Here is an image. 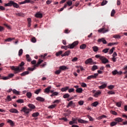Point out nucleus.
I'll list each match as a JSON object with an SVG mask.
<instances>
[{
  "label": "nucleus",
  "mask_w": 127,
  "mask_h": 127,
  "mask_svg": "<svg viewBox=\"0 0 127 127\" xmlns=\"http://www.w3.org/2000/svg\"><path fill=\"white\" fill-rule=\"evenodd\" d=\"M67 4L69 6L72 5V1H68L67 2Z\"/></svg>",
  "instance_id": "obj_64"
},
{
  "label": "nucleus",
  "mask_w": 127,
  "mask_h": 127,
  "mask_svg": "<svg viewBox=\"0 0 127 127\" xmlns=\"http://www.w3.org/2000/svg\"><path fill=\"white\" fill-rule=\"evenodd\" d=\"M7 123H8V124H9L11 127H13V126H14V123L11 120L8 119L7 121Z\"/></svg>",
  "instance_id": "obj_17"
},
{
  "label": "nucleus",
  "mask_w": 127,
  "mask_h": 127,
  "mask_svg": "<svg viewBox=\"0 0 127 127\" xmlns=\"http://www.w3.org/2000/svg\"><path fill=\"white\" fill-rule=\"evenodd\" d=\"M106 118H107V116H106V115H103L98 117L97 120H98V121H100V120H102V119H104Z\"/></svg>",
  "instance_id": "obj_28"
},
{
  "label": "nucleus",
  "mask_w": 127,
  "mask_h": 127,
  "mask_svg": "<svg viewBox=\"0 0 127 127\" xmlns=\"http://www.w3.org/2000/svg\"><path fill=\"white\" fill-rule=\"evenodd\" d=\"M26 60L28 62H30L31 61V58H30L29 55H26Z\"/></svg>",
  "instance_id": "obj_33"
},
{
  "label": "nucleus",
  "mask_w": 127,
  "mask_h": 127,
  "mask_svg": "<svg viewBox=\"0 0 127 127\" xmlns=\"http://www.w3.org/2000/svg\"><path fill=\"white\" fill-rule=\"evenodd\" d=\"M93 64V59L92 58H89L85 62V64Z\"/></svg>",
  "instance_id": "obj_10"
},
{
  "label": "nucleus",
  "mask_w": 127,
  "mask_h": 127,
  "mask_svg": "<svg viewBox=\"0 0 127 127\" xmlns=\"http://www.w3.org/2000/svg\"><path fill=\"white\" fill-rule=\"evenodd\" d=\"M27 21H28V27H30V26H31V18H28Z\"/></svg>",
  "instance_id": "obj_21"
},
{
  "label": "nucleus",
  "mask_w": 127,
  "mask_h": 127,
  "mask_svg": "<svg viewBox=\"0 0 127 127\" xmlns=\"http://www.w3.org/2000/svg\"><path fill=\"white\" fill-rule=\"evenodd\" d=\"M112 74L113 75H117V74H119V72L117 70H115L112 71Z\"/></svg>",
  "instance_id": "obj_49"
},
{
  "label": "nucleus",
  "mask_w": 127,
  "mask_h": 127,
  "mask_svg": "<svg viewBox=\"0 0 127 127\" xmlns=\"http://www.w3.org/2000/svg\"><path fill=\"white\" fill-rule=\"evenodd\" d=\"M41 92V89H39L35 91V94H36V95H38L39 93Z\"/></svg>",
  "instance_id": "obj_48"
},
{
  "label": "nucleus",
  "mask_w": 127,
  "mask_h": 127,
  "mask_svg": "<svg viewBox=\"0 0 127 127\" xmlns=\"http://www.w3.org/2000/svg\"><path fill=\"white\" fill-rule=\"evenodd\" d=\"M69 90V87L66 86L65 87L62 88L61 89V91L62 92H67Z\"/></svg>",
  "instance_id": "obj_20"
},
{
  "label": "nucleus",
  "mask_w": 127,
  "mask_h": 127,
  "mask_svg": "<svg viewBox=\"0 0 127 127\" xmlns=\"http://www.w3.org/2000/svg\"><path fill=\"white\" fill-rule=\"evenodd\" d=\"M5 6H11V1H9L8 3L5 4Z\"/></svg>",
  "instance_id": "obj_51"
},
{
  "label": "nucleus",
  "mask_w": 127,
  "mask_h": 127,
  "mask_svg": "<svg viewBox=\"0 0 127 127\" xmlns=\"http://www.w3.org/2000/svg\"><path fill=\"white\" fill-rule=\"evenodd\" d=\"M63 53V51H60L57 53H56V56H60V55H62V54Z\"/></svg>",
  "instance_id": "obj_36"
},
{
  "label": "nucleus",
  "mask_w": 127,
  "mask_h": 127,
  "mask_svg": "<svg viewBox=\"0 0 127 127\" xmlns=\"http://www.w3.org/2000/svg\"><path fill=\"white\" fill-rule=\"evenodd\" d=\"M13 6V7H15L16 8H18L19 7V5L16 2H14L13 1H11V6Z\"/></svg>",
  "instance_id": "obj_8"
},
{
  "label": "nucleus",
  "mask_w": 127,
  "mask_h": 127,
  "mask_svg": "<svg viewBox=\"0 0 127 127\" xmlns=\"http://www.w3.org/2000/svg\"><path fill=\"white\" fill-rule=\"evenodd\" d=\"M58 95H59V93L57 92H54L51 95V96L54 97V96H58Z\"/></svg>",
  "instance_id": "obj_41"
},
{
  "label": "nucleus",
  "mask_w": 127,
  "mask_h": 127,
  "mask_svg": "<svg viewBox=\"0 0 127 127\" xmlns=\"http://www.w3.org/2000/svg\"><path fill=\"white\" fill-rule=\"evenodd\" d=\"M17 103H18L19 104H22L23 103H24V101L23 99H19L17 100Z\"/></svg>",
  "instance_id": "obj_45"
},
{
  "label": "nucleus",
  "mask_w": 127,
  "mask_h": 127,
  "mask_svg": "<svg viewBox=\"0 0 127 127\" xmlns=\"http://www.w3.org/2000/svg\"><path fill=\"white\" fill-rule=\"evenodd\" d=\"M111 114L114 116H117V115H118V113L115 111H111Z\"/></svg>",
  "instance_id": "obj_62"
},
{
  "label": "nucleus",
  "mask_w": 127,
  "mask_h": 127,
  "mask_svg": "<svg viewBox=\"0 0 127 127\" xmlns=\"http://www.w3.org/2000/svg\"><path fill=\"white\" fill-rule=\"evenodd\" d=\"M78 44H79V42L78 41H75L71 44H69L67 46V48H70V49H73V48H74L75 46H76V45H78Z\"/></svg>",
  "instance_id": "obj_3"
},
{
  "label": "nucleus",
  "mask_w": 127,
  "mask_h": 127,
  "mask_svg": "<svg viewBox=\"0 0 127 127\" xmlns=\"http://www.w3.org/2000/svg\"><path fill=\"white\" fill-rule=\"evenodd\" d=\"M35 17L37 18H42L43 15L40 12H38L36 13Z\"/></svg>",
  "instance_id": "obj_9"
},
{
  "label": "nucleus",
  "mask_w": 127,
  "mask_h": 127,
  "mask_svg": "<svg viewBox=\"0 0 127 127\" xmlns=\"http://www.w3.org/2000/svg\"><path fill=\"white\" fill-rule=\"evenodd\" d=\"M23 53V50H22V49H20L18 52V56L19 57L21 56Z\"/></svg>",
  "instance_id": "obj_37"
},
{
  "label": "nucleus",
  "mask_w": 127,
  "mask_h": 127,
  "mask_svg": "<svg viewBox=\"0 0 127 127\" xmlns=\"http://www.w3.org/2000/svg\"><path fill=\"white\" fill-rule=\"evenodd\" d=\"M25 64L24 62H22L19 65L16 67L14 66H11V70H14L15 74H17V73H19V72H21V71H24V66Z\"/></svg>",
  "instance_id": "obj_1"
},
{
  "label": "nucleus",
  "mask_w": 127,
  "mask_h": 127,
  "mask_svg": "<svg viewBox=\"0 0 127 127\" xmlns=\"http://www.w3.org/2000/svg\"><path fill=\"white\" fill-rule=\"evenodd\" d=\"M9 79V77L8 76H2L0 79L2 80H8Z\"/></svg>",
  "instance_id": "obj_46"
},
{
  "label": "nucleus",
  "mask_w": 127,
  "mask_h": 127,
  "mask_svg": "<svg viewBox=\"0 0 127 127\" xmlns=\"http://www.w3.org/2000/svg\"><path fill=\"white\" fill-rule=\"evenodd\" d=\"M81 87H83V88H86V87H87V84H86L84 82H82L81 84Z\"/></svg>",
  "instance_id": "obj_54"
},
{
  "label": "nucleus",
  "mask_w": 127,
  "mask_h": 127,
  "mask_svg": "<svg viewBox=\"0 0 127 127\" xmlns=\"http://www.w3.org/2000/svg\"><path fill=\"white\" fill-rule=\"evenodd\" d=\"M98 69V66L94 65L92 66L91 70L92 71H95V70H97Z\"/></svg>",
  "instance_id": "obj_42"
},
{
  "label": "nucleus",
  "mask_w": 127,
  "mask_h": 127,
  "mask_svg": "<svg viewBox=\"0 0 127 127\" xmlns=\"http://www.w3.org/2000/svg\"><path fill=\"white\" fill-rule=\"evenodd\" d=\"M12 40H14V38H8L5 40L6 42H10Z\"/></svg>",
  "instance_id": "obj_30"
},
{
  "label": "nucleus",
  "mask_w": 127,
  "mask_h": 127,
  "mask_svg": "<svg viewBox=\"0 0 127 127\" xmlns=\"http://www.w3.org/2000/svg\"><path fill=\"white\" fill-rule=\"evenodd\" d=\"M93 50L94 52H97L99 51V48L97 46H93L92 47Z\"/></svg>",
  "instance_id": "obj_26"
},
{
  "label": "nucleus",
  "mask_w": 127,
  "mask_h": 127,
  "mask_svg": "<svg viewBox=\"0 0 127 127\" xmlns=\"http://www.w3.org/2000/svg\"><path fill=\"white\" fill-rule=\"evenodd\" d=\"M115 13H116V11L115 10V9H113L111 13V16H114V15H115Z\"/></svg>",
  "instance_id": "obj_55"
},
{
  "label": "nucleus",
  "mask_w": 127,
  "mask_h": 127,
  "mask_svg": "<svg viewBox=\"0 0 127 127\" xmlns=\"http://www.w3.org/2000/svg\"><path fill=\"white\" fill-rule=\"evenodd\" d=\"M12 92H13V94H15V95H20L19 91H18L15 89H13L12 90Z\"/></svg>",
  "instance_id": "obj_39"
},
{
  "label": "nucleus",
  "mask_w": 127,
  "mask_h": 127,
  "mask_svg": "<svg viewBox=\"0 0 127 127\" xmlns=\"http://www.w3.org/2000/svg\"><path fill=\"white\" fill-rule=\"evenodd\" d=\"M9 111L10 113H12L13 114H18V110L14 108L10 109Z\"/></svg>",
  "instance_id": "obj_11"
},
{
  "label": "nucleus",
  "mask_w": 127,
  "mask_h": 127,
  "mask_svg": "<svg viewBox=\"0 0 127 127\" xmlns=\"http://www.w3.org/2000/svg\"><path fill=\"white\" fill-rule=\"evenodd\" d=\"M106 87H107V84H102L101 86H99V88L100 89H105V88H106Z\"/></svg>",
  "instance_id": "obj_34"
},
{
  "label": "nucleus",
  "mask_w": 127,
  "mask_h": 127,
  "mask_svg": "<svg viewBox=\"0 0 127 127\" xmlns=\"http://www.w3.org/2000/svg\"><path fill=\"white\" fill-rule=\"evenodd\" d=\"M75 91H76V93H79L80 94H81V93H82L83 92V89H82L81 88H78L76 89Z\"/></svg>",
  "instance_id": "obj_25"
},
{
  "label": "nucleus",
  "mask_w": 127,
  "mask_h": 127,
  "mask_svg": "<svg viewBox=\"0 0 127 127\" xmlns=\"http://www.w3.org/2000/svg\"><path fill=\"white\" fill-rule=\"evenodd\" d=\"M118 125V122H112L110 123L111 127H115V126H117Z\"/></svg>",
  "instance_id": "obj_31"
},
{
  "label": "nucleus",
  "mask_w": 127,
  "mask_h": 127,
  "mask_svg": "<svg viewBox=\"0 0 127 127\" xmlns=\"http://www.w3.org/2000/svg\"><path fill=\"white\" fill-rule=\"evenodd\" d=\"M100 60L102 61L103 64L109 63V60L104 56L100 57Z\"/></svg>",
  "instance_id": "obj_5"
},
{
  "label": "nucleus",
  "mask_w": 127,
  "mask_h": 127,
  "mask_svg": "<svg viewBox=\"0 0 127 127\" xmlns=\"http://www.w3.org/2000/svg\"><path fill=\"white\" fill-rule=\"evenodd\" d=\"M70 53H71V51H67L64 54L62 55V57H64V56H68Z\"/></svg>",
  "instance_id": "obj_16"
},
{
  "label": "nucleus",
  "mask_w": 127,
  "mask_h": 127,
  "mask_svg": "<svg viewBox=\"0 0 127 127\" xmlns=\"http://www.w3.org/2000/svg\"><path fill=\"white\" fill-rule=\"evenodd\" d=\"M86 47H87V45L86 44H83L80 46L79 48L80 49H86Z\"/></svg>",
  "instance_id": "obj_23"
},
{
  "label": "nucleus",
  "mask_w": 127,
  "mask_h": 127,
  "mask_svg": "<svg viewBox=\"0 0 127 127\" xmlns=\"http://www.w3.org/2000/svg\"><path fill=\"white\" fill-rule=\"evenodd\" d=\"M16 15H17L18 16H22V17H23V16H24L25 15L24 13L20 12L16 13Z\"/></svg>",
  "instance_id": "obj_40"
},
{
  "label": "nucleus",
  "mask_w": 127,
  "mask_h": 127,
  "mask_svg": "<svg viewBox=\"0 0 127 127\" xmlns=\"http://www.w3.org/2000/svg\"><path fill=\"white\" fill-rule=\"evenodd\" d=\"M78 105H79V106H83V105H84V101H79Z\"/></svg>",
  "instance_id": "obj_61"
},
{
  "label": "nucleus",
  "mask_w": 127,
  "mask_h": 127,
  "mask_svg": "<svg viewBox=\"0 0 127 127\" xmlns=\"http://www.w3.org/2000/svg\"><path fill=\"white\" fill-rule=\"evenodd\" d=\"M67 7V4H64V6L63 7H62L60 9V11H63L64 10V8H66Z\"/></svg>",
  "instance_id": "obj_60"
},
{
  "label": "nucleus",
  "mask_w": 127,
  "mask_h": 127,
  "mask_svg": "<svg viewBox=\"0 0 127 127\" xmlns=\"http://www.w3.org/2000/svg\"><path fill=\"white\" fill-rule=\"evenodd\" d=\"M101 94V91H97L94 94V96L95 97H98L99 95H100Z\"/></svg>",
  "instance_id": "obj_50"
},
{
  "label": "nucleus",
  "mask_w": 127,
  "mask_h": 127,
  "mask_svg": "<svg viewBox=\"0 0 127 127\" xmlns=\"http://www.w3.org/2000/svg\"><path fill=\"white\" fill-rule=\"evenodd\" d=\"M56 106H57V105L56 104H53V105H50L48 107V109H54V108H55Z\"/></svg>",
  "instance_id": "obj_44"
},
{
  "label": "nucleus",
  "mask_w": 127,
  "mask_h": 127,
  "mask_svg": "<svg viewBox=\"0 0 127 127\" xmlns=\"http://www.w3.org/2000/svg\"><path fill=\"white\" fill-rule=\"evenodd\" d=\"M72 121H73V122L74 123V124H77V121H78V123H80V124H87L88 123V121H84L83 120H78V118H72Z\"/></svg>",
  "instance_id": "obj_2"
},
{
  "label": "nucleus",
  "mask_w": 127,
  "mask_h": 127,
  "mask_svg": "<svg viewBox=\"0 0 127 127\" xmlns=\"http://www.w3.org/2000/svg\"><path fill=\"white\" fill-rule=\"evenodd\" d=\"M99 73H94V75H91L90 76H88L87 77V80H91V79H95L98 77Z\"/></svg>",
  "instance_id": "obj_6"
},
{
  "label": "nucleus",
  "mask_w": 127,
  "mask_h": 127,
  "mask_svg": "<svg viewBox=\"0 0 127 127\" xmlns=\"http://www.w3.org/2000/svg\"><path fill=\"white\" fill-rule=\"evenodd\" d=\"M36 67H37V66H35V64L33 66V68H31V67H28V70L29 71H34V70H35V69H36Z\"/></svg>",
  "instance_id": "obj_24"
},
{
  "label": "nucleus",
  "mask_w": 127,
  "mask_h": 127,
  "mask_svg": "<svg viewBox=\"0 0 127 127\" xmlns=\"http://www.w3.org/2000/svg\"><path fill=\"white\" fill-rule=\"evenodd\" d=\"M29 74V71H24L23 73H21V76H25V75H28Z\"/></svg>",
  "instance_id": "obj_38"
},
{
  "label": "nucleus",
  "mask_w": 127,
  "mask_h": 127,
  "mask_svg": "<svg viewBox=\"0 0 127 127\" xmlns=\"http://www.w3.org/2000/svg\"><path fill=\"white\" fill-rule=\"evenodd\" d=\"M59 69L60 70H61H61H66L67 67H66V66L64 65H62L60 66Z\"/></svg>",
  "instance_id": "obj_32"
},
{
  "label": "nucleus",
  "mask_w": 127,
  "mask_h": 127,
  "mask_svg": "<svg viewBox=\"0 0 127 127\" xmlns=\"http://www.w3.org/2000/svg\"><path fill=\"white\" fill-rule=\"evenodd\" d=\"M36 101H39L40 102H44V101H45V99L44 98L40 96L37 97L36 98Z\"/></svg>",
  "instance_id": "obj_14"
},
{
  "label": "nucleus",
  "mask_w": 127,
  "mask_h": 127,
  "mask_svg": "<svg viewBox=\"0 0 127 127\" xmlns=\"http://www.w3.org/2000/svg\"><path fill=\"white\" fill-rule=\"evenodd\" d=\"M42 62H43V60L40 59L38 60V63L36 64H35V66H36L37 67H38V66H39V64H40L41 63H42Z\"/></svg>",
  "instance_id": "obj_22"
},
{
  "label": "nucleus",
  "mask_w": 127,
  "mask_h": 127,
  "mask_svg": "<svg viewBox=\"0 0 127 127\" xmlns=\"http://www.w3.org/2000/svg\"><path fill=\"white\" fill-rule=\"evenodd\" d=\"M98 105H99V102H98L97 101H95L92 104V106L93 107H97Z\"/></svg>",
  "instance_id": "obj_43"
},
{
  "label": "nucleus",
  "mask_w": 127,
  "mask_h": 127,
  "mask_svg": "<svg viewBox=\"0 0 127 127\" xmlns=\"http://www.w3.org/2000/svg\"><path fill=\"white\" fill-rule=\"evenodd\" d=\"M78 61V58L77 57H74L72 60L71 61L72 62H76V61Z\"/></svg>",
  "instance_id": "obj_63"
},
{
  "label": "nucleus",
  "mask_w": 127,
  "mask_h": 127,
  "mask_svg": "<svg viewBox=\"0 0 127 127\" xmlns=\"http://www.w3.org/2000/svg\"><path fill=\"white\" fill-rule=\"evenodd\" d=\"M28 108H29L32 111V110H34L36 108V107L34 106V105L32 104H29L28 105Z\"/></svg>",
  "instance_id": "obj_13"
},
{
  "label": "nucleus",
  "mask_w": 127,
  "mask_h": 127,
  "mask_svg": "<svg viewBox=\"0 0 127 127\" xmlns=\"http://www.w3.org/2000/svg\"><path fill=\"white\" fill-rule=\"evenodd\" d=\"M50 90H51V86H48L45 89L44 93H50Z\"/></svg>",
  "instance_id": "obj_18"
},
{
  "label": "nucleus",
  "mask_w": 127,
  "mask_h": 127,
  "mask_svg": "<svg viewBox=\"0 0 127 127\" xmlns=\"http://www.w3.org/2000/svg\"><path fill=\"white\" fill-rule=\"evenodd\" d=\"M70 97V95L68 93H65L64 95H63V98L64 99H68Z\"/></svg>",
  "instance_id": "obj_35"
},
{
  "label": "nucleus",
  "mask_w": 127,
  "mask_h": 127,
  "mask_svg": "<svg viewBox=\"0 0 127 127\" xmlns=\"http://www.w3.org/2000/svg\"><path fill=\"white\" fill-rule=\"evenodd\" d=\"M31 41L32 42H33V43H35V42H36V38H35V37H33L31 39Z\"/></svg>",
  "instance_id": "obj_59"
},
{
  "label": "nucleus",
  "mask_w": 127,
  "mask_h": 127,
  "mask_svg": "<svg viewBox=\"0 0 127 127\" xmlns=\"http://www.w3.org/2000/svg\"><path fill=\"white\" fill-rule=\"evenodd\" d=\"M109 49H105L102 50V52H103V53H108V52H109Z\"/></svg>",
  "instance_id": "obj_52"
},
{
  "label": "nucleus",
  "mask_w": 127,
  "mask_h": 127,
  "mask_svg": "<svg viewBox=\"0 0 127 127\" xmlns=\"http://www.w3.org/2000/svg\"><path fill=\"white\" fill-rule=\"evenodd\" d=\"M114 121L118 124V123H122L124 121V119H122V118L118 117L115 118Z\"/></svg>",
  "instance_id": "obj_12"
},
{
  "label": "nucleus",
  "mask_w": 127,
  "mask_h": 127,
  "mask_svg": "<svg viewBox=\"0 0 127 127\" xmlns=\"http://www.w3.org/2000/svg\"><path fill=\"white\" fill-rule=\"evenodd\" d=\"M68 93H74L75 89L74 88H68Z\"/></svg>",
  "instance_id": "obj_47"
},
{
  "label": "nucleus",
  "mask_w": 127,
  "mask_h": 127,
  "mask_svg": "<svg viewBox=\"0 0 127 127\" xmlns=\"http://www.w3.org/2000/svg\"><path fill=\"white\" fill-rule=\"evenodd\" d=\"M61 73V69H59L55 71V74L56 75H59Z\"/></svg>",
  "instance_id": "obj_56"
},
{
  "label": "nucleus",
  "mask_w": 127,
  "mask_h": 127,
  "mask_svg": "<svg viewBox=\"0 0 127 127\" xmlns=\"http://www.w3.org/2000/svg\"><path fill=\"white\" fill-rule=\"evenodd\" d=\"M108 3L107 0H103L102 2L101 3V5H105V4H107Z\"/></svg>",
  "instance_id": "obj_53"
},
{
  "label": "nucleus",
  "mask_w": 127,
  "mask_h": 127,
  "mask_svg": "<svg viewBox=\"0 0 127 127\" xmlns=\"http://www.w3.org/2000/svg\"><path fill=\"white\" fill-rule=\"evenodd\" d=\"M71 106H75V103H74L72 101H70L68 103V105L66 106V107L69 108V107H71Z\"/></svg>",
  "instance_id": "obj_19"
},
{
  "label": "nucleus",
  "mask_w": 127,
  "mask_h": 127,
  "mask_svg": "<svg viewBox=\"0 0 127 127\" xmlns=\"http://www.w3.org/2000/svg\"><path fill=\"white\" fill-rule=\"evenodd\" d=\"M114 50H115V48L113 47L110 51H109V54H113L114 52Z\"/></svg>",
  "instance_id": "obj_57"
},
{
  "label": "nucleus",
  "mask_w": 127,
  "mask_h": 127,
  "mask_svg": "<svg viewBox=\"0 0 127 127\" xmlns=\"http://www.w3.org/2000/svg\"><path fill=\"white\" fill-rule=\"evenodd\" d=\"M26 96L28 98V99H30L31 97H32V94L30 92H28L26 93Z\"/></svg>",
  "instance_id": "obj_29"
},
{
  "label": "nucleus",
  "mask_w": 127,
  "mask_h": 127,
  "mask_svg": "<svg viewBox=\"0 0 127 127\" xmlns=\"http://www.w3.org/2000/svg\"><path fill=\"white\" fill-rule=\"evenodd\" d=\"M38 116H39V113L38 112L34 113L32 115V117H33V118H36L38 117Z\"/></svg>",
  "instance_id": "obj_27"
},
{
  "label": "nucleus",
  "mask_w": 127,
  "mask_h": 127,
  "mask_svg": "<svg viewBox=\"0 0 127 127\" xmlns=\"http://www.w3.org/2000/svg\"><path fill=\"white\" fill-rule=\"evenodd\" d=\"M87 118L89 119V120L90 121V122H93L94 121V119L92 117L90 116V115H87Z\"/></svg>",
  "instance_id": "obj_58"
},
{
  "label": "nucleus",
  "mask_w": 127,
  "mask_h": 127,
  "mask_svg": "<svg viewBox=\"0 0 127 127\" xmlns=\"http://www.w3.org/2000/svg\"><path fill=\"white\" fill-rule=\"evenodd\" d=\"M98 41L99 42H103V44H107V41L104 38L99 39Z\"/></svg>",
  "instance_id": "obj_15"
},
{
  "label": "nucleus",
  "mask_w": 127,
  "mask_h": 127,
  "mask_svg": "<svg viewBox=\"0 0 127 127\" xmlns=\"http://www.w3.org/2000/svg\"><path fill=\"white\" fill-rule=\"evenodd\" d=\"M21 112H23V113H25L26 115H28V114L31 112V110H30L29 108H27V107H24L22 108Z\"/></svg>",
  "instance_id": "obj_4"
},
{
  "label": "nucleus",
  "mask_w": 127,
  "mask_h": 127,
  "mask_svg": "<svg viewBox=\"0 0 127 127\" xmlns=\"http://www.w3.org/2000/svg\"><path fill=\"white\" fill-rule=\"evenodd\" d=\"M109 30L106 29L105 28H101L98 30V32L99 33H106V32H108Z\"/></svg>",
  "instance_id": "obj_7"
}]
</instances>
